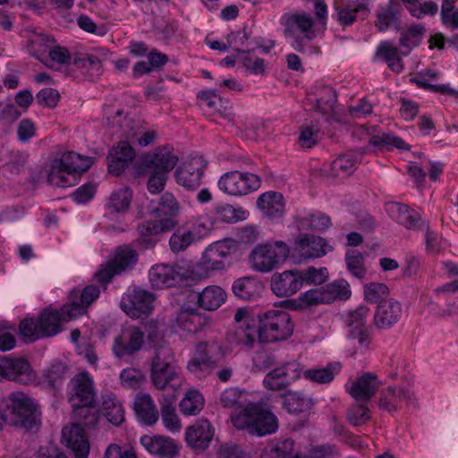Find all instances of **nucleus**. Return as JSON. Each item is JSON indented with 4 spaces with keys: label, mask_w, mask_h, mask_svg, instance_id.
<instances>
[{
    "label": "nucleus",
    "mask_w": 458,
    "mask_h": 458,
    "mask_svg": "<svg viewBox=\"0 0 458 458\" xmlns=\"http://www.w3.org/2000/svg\"><path fill=\"white\" fill-rule=\"evenodd\" d=\"M220 403L223 407L228 409L242 410L245 407L243 402V394L238 388L230 387L225 389L220 395Z\"/></svg>",
    "instance_id": "nucleus-61"
},
{
    "label": "nucleus",
    "mask_w": 458,
    "mask_h": 458,
    "mask_svg": "<svg viewBox=\"0 0 458 458\" xmlns=\"http://www.w3.org/2000/svg\"><path fill=\"white\" fill-rule=\"evenodd\" d=\"M134 157V149L128 141L118 142L110 149L106 157L108 172L115 176L120 175L132 162Z\"/></svg>",
    "instance_id": "nucleus-23"
},
{
    "label": "nucleus",
    "mask_w": 458,
    "mask_h": 458,
    "mask_svg": "<svg viewBox=\"0 0 458 458\" xmlns=\"http://www.w3.org/2000/svg\"><path fill=\"white\" fill-rule=\"evenodd\" d=\"M403 402H405L408 406L418 405L414 394L409 389L388 386L381 390L378 406L388 412H394L400 409Z\"/></svg>",
    "instance_id": "nucleus-19"
},
{
    "label": "nucleus",
    "mask_w": 458,
    "mask_h": 458,
    "mask_svg": "<svg viewBox=\"0 0 458 458\" xmlns=\"http://www.w3.org/2000/svg\"><path fill=\"white\" fill-rule=\"evenodd\" d=\"M424 32L425 28L420 24H416L409 27L407 30L402 33L399 43L403 56L408 55L411 50L420 44Z\"/></svg>",
    "instance_id": "nucleus-51"
},
{
    "label": "nucleus",
    "mask_w": 458,
    "mask_h": 458,
    "mask_svg": "<svg viewBox=\"0 0 458 458\" xmlns=\"http://www.w3.org/2000/svg\"><path fill=\"white\" fill-rule=\"evenodd\" d=\"M96 404L75 403L72 406V418L74 423L82 424L88 428H94L98 421V415L95 410Z\"/></svg>",
    "instance_id": "nucleus-45"
},
{
    "label": "nucleus",
    "mask_w": 458,
    "mask_h": 458,
    "mask_svg": "<svg viewBox=\"0 0 458 458\" xmlns=\"http://www.w3.org/2000/svg\"><path fill=\"white\" fill-rule=\"evenodd\" d=\"M133 410L138 420L145 425H155L159 419V412L155 401L148 393L139 392L136 394Z\"/></svg>",
    "instance_id": "nucleus-29"
},
{
    "label": "nucleus",
    "mask_w": 458,
    "mask_h": 458,
    "mask_svg": "<svg viewBox=\"0 0 458 458\" xmlns=\"http://www.w3.org/2000/svg\"><path fill=\"white\" fill-rule=\"evenodd\" d=\"M207 163L202 157H193L175 172L177 182L187 190H195L202 182Z\"/></svg>",
    "instance_id": "nucleus-16"
},
{
    "label": "nucleus",
    "mask_w": 458,
    "mask_h": 458,
    "mask_svg": "<svg viewBox=\"0 0 458 458\" xmlns=\"http://www.w3.org/2000/svg\"><path fill=\"white\" fill-rule=\"evenodd\" d=\"M145 377L143 373L134 368H127L121 371L120 381L125 388L138 389L144 381Z\"/></svg>",
    "instance_id": "nucleus-64"
},
{
    "label": "nucleus",
    "mask_w": 458,
    "mask_h": 458,
    "mask_svg": "<svg viewBox=\"0 0 458 458\" xmlns=\"http://www.w3.org/2000/svg\"><path fill=\"white\" fill-rule=\"evenodd\" d=\"M260 178L252 173L233 170L225 173L218 180V189L224 193L242 197L259 189Z\"/></svg>",
    "instance_id": "nucleus-6"
},
{
    "label": "nucleus",
    "mask_w": 458,
    "mask_h": 458,
    "mask_svg": "<svg viewBox=\"0 0 458 458\" xmlns=\"http://www.w3.org/2000/svg\"><path fill=\"white\" fill-rule=\"evenodd\" d=\"M110 124L117 126L122 135L127 139L137 142L140 147H147L157 138L155 131H146L140 132V128L137 123L124 115L123 111L119 109L115 112L114 115L107 117Z\"/></svg>",
    "instance_id": "nucleus-14"
},
{
    "label": "nucleus",
    "mask_w": 458,
    "mask_h": 458,
    "mask_svg": "<svg viewBox=\"0 0 458 458\" xmlns=\"http://www.w3.org/2000/svg\"><path fill=\"white\" fill-rule=\"evenodd\" d=\"M70 403L96 404V392L92 378L87 372L75 375L70 381Z\"/></svg>",
    "instance_id": "nucleus-20"
},
{
    "label": "nucleus",
    "mask_w": 458,
    "mask_h": 458,
    "mask_svg": "<svg viewBox=\"0 0 458 458\" xmlns=\"http://www.w3.org/2000/svg\"><path fill=\"white\" fill-rule=\"evenodd\" d=\"M315 98V109L322 114L330 113L336 102V93L332 87L319 86L317 88Z\"/></svg>",
    "instance_id": "nucleus-50"
},
{
    "label": "nucleus",
    "mask_w": 458,
    "mask_h": 458,
    "mask_svg": "<svg viewBox=\"0 0 458 458\" xmlns=\"http://www.w3.org/2000/svg\"><path fill=\"white\" fill-rule=\"evenodd\" d=\"M303 285L300 270H285L275 273L270 280V288L277 297H288L296 293Z\"/></svg>",
    "instance_id": "nucleus-17"
},
{
    "label": "nucleus",
    "mask_w": 458,
    "mask_h": 458,
    "mask_svg": "<svg viewBox=\"0 0 458 458\" xmlns=\"http://www.w3.org/2000/svg\"><path fill=\"white\" fill-rule=\"evenodd\" d=\"M176 322L178 327L190 334H195L206 327L209 322L208 318L197 310H182L178 314Z\"/></svg>",
    "instance_id": "nucleus-39"
},
{
    "label": "nucleus",
    "mask_w": 458,
    "mask_h": 458,
    "mask_svg": "<svg viewBox=\"0 0 458 458\" xmlns=\"http://www.w3.org/2000/svg\"><path fill=\"white\" fill-rule=\"evenodd\" d=\"M229 340L232 344L250 351L257 343L259 344V327L251 323L239 325L229 333Z\"/></svg>",
    "instance_id": "nucleus-32"
},
{
    "label": "nucleus",
    "mask_w": 458,
    "mask_h": 458,
    "mask_svg": "<svg viewBox=\"0 0 458 458\" xmlns=\"http://www.w3.org/2000/svg\"><path fill=\"white\" fill-rule=\"evenodd\" d=\"M345 262L350 273L359 279H363L367 274V269L364 266L363 255L356 250H349L345 255Z\"/></svg>",
    "instance_id": "nucleus-59"
},
{
    "label": "nucleus",
    "mask_w": 458,
    "mask_h": 458,
    "mask_svg": "<svg viewBox=\"0 0 458 458\" xmlns=\"http://www.w3.org/2000/svg\"><path fill=\"white\" fill-rule=\"evenodd\" d=\"M257 204L267 216L272 218L280 217L284 213V200L280 192H265L259 197Z\"/></svg>",
    "instance_id": "nucleus-41"
},
{
    "label": "nucleus",
    "mask_w": 458,
    "mask_h": 458,
    "mask_svg": "<svg viewBox=\"0 0 458 458\" xmlns=\"http://www.w3.org/2000/svg\"><path fill=\"white\" fill-rule=\"evenodd\" d=\"M41 412L33 400L22 392L12 393L8 396L5 409V424L35 433L41 424Z\"/></svg>",
    "instance_id": "nucleus-1"
},
{
    "label": "nucleus",
    "mask_w": 458,
    "mask_h": 458,
    "mask_svg": "<svg viewBox=\"0 0 458 458\" xmlns=\"http://www.w3.org/2000/svg\"><path fill=\"white\" fill-rule=\"evenodd\" d=\"M295 250L302 259H314L325 256L332 247L322 237L303 234L296 240Z\"/></svg>",
    "instance_id": "nucleus-26"
},
{
    "label": "nucleus",
    "mask_w": 458,
    "mask_h": 458,
    "mask_svg": "<svg viewBox=\"0 0 458 458\" xmlns=\"http://www.w3.org/2000/svg\"><path fill=\"white\" fill-rule=\"evenodd\" d=\"M217 366L194 355L187 364L188 370L198 378H204Z\"/></svg>",
    "instance_id": "nucleus-62"
},
{
    "label": "nucleus",
    "mask_w": 458,
    "mask_h": 458,
    "mask_svg": "<svg viewBox=\"0 0 458 458\" xmlns=\"http://www.w3.org/2000/svg\"><path fill=\"white\" fill-rule=\"evenodd\" d=\"M232 290L239 299L251 301L261 295L264 285L255 277L245 276L236 279L233 284Z\"/></svg>",
    "instance_id": "nucleus-37"
},
{
    "label": "nucleus",
    "mask_w": 458,
    "mask_h": 458,
    "mask_svg": "<svg viewBox=\"0 0 458 458\" xmlns=\"http://www.w3.org/2000/svg\"><path fill=\"white\" fill-rule=\"evenodd\" d=\"M196 240L185 225L179 226L171 235L169 240L170 249L173 252L178 253L185 250Z\"/></svg>",
    "instance_id": "nucleus-54"
},
{
    "label": "nucleus",
    "mask_w": 458,
    "mask_h": 458,
    "mask_svg": "<svg viewBox=\"0 0 458 458\" xmlns=\"http://www.w3.org/2000/svg\"><path fill=\"white\" fill-rule=\"evenodd\" d=\"M102 412L114 426H120L125 420V411L122 402L111 392L102 395Z\"/></svg>",
    "instance_id": "nucleus-40"
},
{
    "label": "nucleus",
    "mask_w": 458,
    "mask_h": 458,
    "mask_svg": "<svg viewBox=\"0 0 458 458\" xmlns=\"http://www.w3.org/2000/svg\"><path fill=\"white\" fill-rule=\"evenodd\" d=\"M227 294L219 285L211 284L206 286L197 294V304L205 310H216L226 301Z\"/></svg>",
    "instance_id": "nucleus-34"
},
{
    "label": "nucleus",
    "mask_w": 458,
    "mask_h": 458,
    "mask_svg": "<svg viewBox=\"0 0 458 458\" xmlns=\"http://www.w3.org/2000/svg\"><path fill=\"white\" fill-rule=\"evenodd\" d=\"M178 157L167 147L157 148L153 153L145 155L142 165L148 170L169 174L176 165Z\"/></svg>",
    "instance_id": "nucleus-25"
},
{
    "label": "nucleus",
    "mask_w": 458,
    "mask_h": 458,
    "mask_svg": "<svg viewBox=\"0 0 458 458\" xmlns=\"http://www.w3.org/2000/svg\"><path fill=\"white\" fill-rule=\"evenodd\" d=\"M175 228L171 219L147 220L137 225V246L142 249L153 248L157 242V236Z\"/></svg>",
    "instance_id": "nucleus-15"
},
{
    "label": "nucleus",
    "mask_w": 458,
    "mask_h": 458,
    "mask_svg": "<svg viewBox=\"0 0 458 458\" xmlns=\"http://www.w3.org/2000/svg\"><path fill=\"white\" fill-rule=\"evenodd\" d=\"M231 420L238 429H245L250 434L265 436L277 428V419L259 403H249L239 413L232 414Z\"/></svg>",
    "instance_id": "nucleus-2"
},
{
    "label": "nucleus",
    "mask_w": 458,
    "mask_h": 458,
    "mask_svg": "<svg viewBox=\"0 0 458 458\" xmlns=\"http://www.w3.org/2000/svg\"><path fill=\"white\" fill-rule=\"evenodd\" d=\"M176 394L174 393H163L158 397L163 425L166 429L172 432H179L182 428V423L174 406Z\"/></svg>",
    "instance_id": "nucleus-30"
},
{
    "label": "nucleus",
    "mask_w": 458,
    "mask_h": 458,
    "mask_svg": "<svg viewBox=\"0 0 458 458\" xmlns=\"http://www.w3.org/2000/svg\"><path fill=\"white\" fill-rule=\"evenodd\" d=\"M216 220L233 224L246 219L248 212L242 208H234L230 204L217 205L213 209Z\"/></svg>",
    "instance_id": "nucleus-49"
},
{
    "label": "nucleus",
    "mask_w": 458,
    "mask_h": 458,
    "mask_svg": "<svg viewBox=\"0 0 458 458\" xmlns=\"http://www.w3.org/2000/svg\"><path fill=\"white\" fill-rule=\"evenodd\" d=\"M140 444L152 454L159 455L162 458H172L177 452L174 442L165 437L143 436Z\"/></svg>",
    "instance_id": "nucleus-38"
},
{
    "label": "nucleus",
    "mask_w": 458,
    "mask_h": 458,
    "mask_svg": "<svg viewBox=\"0 0 458 458\" xmlns=\"http://www.w3.org/2000/svg\"><path fill=\"white\" fill-rule=\"evenodd\" d=\"M231 249L225 242H218L209 245L195 266V273L199 277H208L215 271H221L230 266L228 258Z\"/></svg>",
    "instance_id": "nucleus-10"
},
{
    "label": "nucleus",
    "mask_w": 458,
    "mask_h": 458,
    "mask_svg": "<svg viewBox=\"0 0 458 458\" xmlns=\"http://www.w3.org/2000/svg\"><path fill=\"white\" fill-rule=\"evenodd\" d=\"M195 356L217 366L223 356L222 345L215 340L199 342L196 344Z\"/></svg>",
    "instance_id": "nucleus-52"
},
{
    "label": "nucleus",
    "mask_w": 458,
    "mask_h": 458,
    "mask_svg": "<svg viewBox=\"0 0 458 458\" xmlns=\"http://www.w3.org/2000/svg\"><path fill=\"white\" fill-rule=\"evenodd\" d=\"M259 344L285 341L293 333L294 324L284 310H270L259 315Z\"/></svg>",
    "instance_id": "nucleus-3"
},
{
    "label": "nucleus",
    "mask_w": 458,
    "mask_h": 458,
    "mask_svg": "<svg viewBox=\"0 0 458 458\" xmlns=\"http://www.w3.org/2000/svg\"><path fill=\"white\" fill-rule=\"evenodd\" d=\"M205 403L202 394L196 389H189L179 403L180 411L186 416H194L200 412Z\"/></svg>",
    "instance_id": "nucleus-44"
},
{
    "label": "nucleus",
    "mask_w": 458,
    "mask_h": 458,
    "mask_svg": "<svg viewBox=\"0 0 458 458\" xmlns=\"http://www.w3.org/2000/svg\"><path fill=\"white\" fill-rule=\"evenodd\" d=\"M301 373V367L298 361H287L270 370L264 377L263 386L269 391H283L300 378Z\"/></svg>",
    "instance_id": "nucleus-12"
},
{
    "label": "nucleus",
    "mask_w": 458,
    "mask_h": 458,
    "mask_svg": "<svg viewBox=\"0 0 458 458\" xmlns=\"http://www.w3.org/2000/svg\"><path fill=\"white\" fill-rule=\"evenodd\" d=\"M80 57V64L81 69H86L89 72V77L91 80L98 79L102 73V61L101 59L92 54H82L78 52Z\"/></svg>",
    "instance_id": "nucleus-60"
},
{
    "label": "nucleus",
    "mask_w": 458,
    "mask_h": 458,
    "mask_svg": "<svg viewBox=\"0 0 458 458\" xmlns=\"http://www.w3.org/2000/svg\"><path fill=\"white\" fill-rule=\"evenodd\" d=\"M386 210L393 219L408 229H415L420 221L418 212L399 202H388Z\"/></svg>",
    "instance_id": "nucleus-35"
},
{
    "label": "nucleus",
    "mask_w": 458,
    "mask_h": 458,
    "mask_svg": "<svg viewBox=\"0 0 458 458\" xmlns=\"http://www.w3.org/2000/svg\"><path fill=\"white\" fill-rule=\"evenodd\" d=\"M148 278L153 288L163 289L176 284L181 280V275L173 266L158 264L150 268Z\"/></svg>",
    "instance_id": "nucleus-31"
},
{
    "label": "nucleus",
    "mask_w": 458,
    "mask_h": 458,
    "mask_svg": "<svg viewBox=\"0 0 458 458\" xmlns=\"http://www.w3.org/2000/svg\"><path fill=\"white\" fill-rule=\"evenodd\" d=\"M402 313L398 301L393 299L380 301L374 315V324L380 329L390 328L400 319Z\"/></svg>",
    "instance_id": "nucleus-27"
},
{
    "label": "nucleus",
    "mask_w": 458,
    "mask_h": 458,
    "mask_svg": "<svg viewBox=\"0 0 458 458\" xmlns=\"http://www.w3.org/2000/svg\"><path fill=\"white\" fill-rule=\"evenodd\" d=\"M198 103L200 108L209 114H218L230 122L233 121L234 114L231 107L223 106L222 99L214 91L206 90L199 93Z\"/></svg>",
    "instance_id": "nucleus-33"
},
{
    "label": "nucleus",
    "mask_w": 458,
    "mask_h": 458,
    "mask_svg": "<svg viewBox=\"0 0 458 458\" xmlns=\"http://www.w3.org/2000/svg\"><path fill=\"white\" fill-rule=\"evenodd\" d=\"M324 292L328 302L335 301V299H348L351 296V290L349 284L344 281H337L323 286Z\"/></svg>",
    "instance_id": "nucleus-63"
},
{
    "label": "nucleus",
    "mask_w": 458,
    "mask_h": 458,
    "mask_svg": "<svg viewBox=\"0 0 458 458\" xmlns=\"http://www.w3.org/2000/svg\"><path fill=\"white\" fill-rule=\"evenodd\" d=\"M131 199L132 191L123 187L111 194L106 208L111 213H123L129 209Z\"/></svg>",
    "instance_id": "nucleus-46"
},
{
    "label": "nucleus",
    "mask_w": 458,
    "mask_h": 458,
    "mask_svg": "<svg viewBox=\"0 0 458 458\" xmlns=\"http://www.w3.org/2000/svg\"><path fill=\"white\" fill-rule=\"evenodd\" d=\"M100 289L94 284L87 285L82 291L72 290L70 293L69 302L59 309V322L74 319L88 312L89 307L98 299Z\"/></svg>",
    "instance_id": "nucleus-7"
},
{
    "label": "nucleus",
    "mask_w": 458,
    "mask_h": 458,
    "mask_svg": "<svg viewBox=\"0 0 458 458\" xmlns=\"http://www.w3.org/2000/svg\"><path fill=\"white\" fill-rule=\"evenodd\" d=\"M376 55L381 57L387 63L389 69L396 73L403 70V64L402 61V49H398L390 41H382L376 52Z\"/></svg>",
    "instance_id": "nucleus-42"
},
{
    "label": "nucleus",
    "mask_w": 458,
    "mask_h": 458,
    "mask_svg": "<svg viewBox=\"0 0 458 458\" xmlns=\"http://www.w3.org/2000/svg\"><path fill=\"white\" fill-rule=\"evenodd\" d=\"M381 386L382 382L376 374L365 372L347 386V392L356 401L368 403Z\"/></svg>",
    "instance_id": "nucleus-21"
},
{
    "label": "nucleus",
    "mask_w": 458,
    "mask_h": 458,
    "mask_svg": "<svg viewBox=\"0 0 458 458\" xmlns=\"http://www.w3.org/2000/svg\"><path fill=\"white\" fill-rule=\"evenodd\" d=\"M0 376L22 385L30 384L34 375L27 360L0 357Z\"/></svg>",
    "instance_id": "nucleus-18"
},
{
    "label": "nucleus",
    "mask_w": 458,
    "mask_h": 458,
    "mask_svg": "<svg viewBox=\"0 0 458 458\" xmlns=\"http://www.w3.org/2000/svg\"><path fill=\"white\" fill-rule=\"evenodd\" d=\"M78 52H71L66 47H59V74L65 78L76 77L81 70Z\"/></svg>",
    "instance_id": "nucleus-43"
},
{
    "label": "nucleus",
    "mask_w": 458,
    "mask_h": 458,
    "mask_svg": "<svg viewBox=\"0 0 458 458\" xmlns=\"http://www.w3.org/2000/svg\"><path fill=\"white\" fill-rule=\"evenodd\" d=\"M298 305L296 308L305 309L322 303H329L323 286L319 288L310 289L302 293L298 298Z\"/></svg>",
    "instance_id": "nucleus-58"
},
{
    "label": "nucleus",
    "mask_w": 458,
    "mask_h": 458,
    "mask_svg": "<svg viewBox=\"0 0 458 458\" xmlns=\"http://www.w3.org/2000/svg\"><path fill=\"white\" fill-rule=\"evenodd\" d=\"M330 225V218L323 214L310 215L297 220V226L300 230L324 231Z\"/></svg>",
    "instance_id": "nucleus-57"
},
{
    "label": "nucleus",
    "mask_w": 458,
    "mask_h": 458,
    "mask_svg": "<svg viewBox=\"0 0 458 458\" xmlns=\"http://www.w3.org/2000/svg\"><path fill=\"white\" fill-rule=\"evenodd\" d=\"M357 160L352 154H344L331 164V170L335 176H348L356 169Z\"/></svg>",
    "instance_id": "nucleus-56"
},
{
    "label": "nucleus",
    "mask_w": 458,
    "mask_h": 458,
    "mask_svg": "<svg viewBox=\"0 0 458 458\" xmlns=\"http://www.w3.org/2000/svg\"><path fill=\"white\" fill-rule=\"evenodd\" d=\"M213 436L214 428L210 422L206 419H200L186 428L185 440L191 447L205 450L209 445Z\"/></svg>",
    "instance_id": "nucleus-24"
},
{
    "label": "nucleus",
    "mask_w": 458,
    "mask_h": 458,
    "mask_svg": "<svg viewBox=\"0 0 458 458\" xmlns=\"http://www.w3.org/2000/svg\"><path fill=\"white\" fill-rule=\"evenodd\" d=\"M138 252L130 245H122L115 249L111 259L96 273L97 280L106 284L118 275L131 269L138 262Z\"/></svg>",
    "instance_id": "nucleus-5"
},
{
    "label": "nucleus",
    "mask_w": 458,
    "mask_h": 458,
    "mask_svg": "<svg viewBox=\"0 0 458 458\" xmlns=\"http://www.w3.org/2000/svg\"><path fill=\"white\" fill-rule=\"evenodd\" d=\"M281 397L284 407L289 412H301L312 404L311 399L302 392L287 391Z\"/></svg>",
    "instance_id": "nucleus-47"
},
{
    "label": "nucleus",
    "mask_w": 458,
    "mask_h": 458,
    "mask_svg": "<svg viewBox=\"0 0 458 458\" xmlns=\"http://www.w3.org/2000/svg\"><path fill=\"white\" fill-rule=\"evenodd\" d=\"M260 458H299V455L294 451V442L285 439L266 448Z\"/></svg>",
    "instance_id": "nucleus-53"
},
{
    "label": "nucleus",
    "mask_w": 458,
    "mask_h": 458,
    "mask_svg": "<svg viewBox=\"0 0 458 458\" xmlns=\"http://www.w3.org/2000/svg\"><path fill=\"white\" fill-rule=\"evenodd\" d=\"M38 319L42 338L57 334V310L46 309L39 314Z\"/></svg>",
    "instance_id": "nucleus-55"
},
{
    "label": "nucleus",
    "mask_w": 458,
    "mask_h": 458,
    "mask_svg": "<svg viewBox=\"0 0 458 458\" xmlns=\"http://www.w3.org/2000/svg\"><path fill=\"white\" fill-rule=\"evenodd\" d=\"M150 380L157 390H165L168 386L173 388L172 393H176L182 385V379L175 366L151 367Z\"/></svg>",
    "instance_id": "nucleus-28"
},
{
    "label": "nucleus",
    "mask_w": 458,
    "mask_h": 458,
    "mask_svg": "<svg viewBox=\"0 0 458 458\" xmlns=\"http://www.w3.org/2000/svg\"><path fill=\"white\" fill-rule=\"evenodd\" d=\"M283 19L285 36L293 38V47L300 53H304V39L311 41L316 37L312 30V17L306 13H286Z\"/></svg>",
    "instance_id": "nucleus-8"
},
{
    "label": "nucleus",
    "mask_w": 458,
    "mask_h": 458,
    "mask_svg": "<svg viewBox=\"0 0 458 458\" xmlns=\"http://www.w3.org/2000/svg\"><path fill=\"white\" fill-rule=\"evenodd\" d=\"M90 157H83L73 151L64 153L59 158V187L76 185L81 174L93 164Z\"/></svg>",
    "instance_id": "nucleus-9"
},
{
    "label": "nucleus",
    "mask_w": 458,
    "mask_h": 458,
    "mask_svg": "<svg viewBox=\"0 0 458 458\" xmlns=\"http://www.w3.org/2000/svg\"><path fill=\"white\" fill-rule=\"evenodd\" d=\"M62 441L74 453L76 458H88L89 444L81 425L72 423L64 427Z\"/></svg>",
    "instance_id": "nucleus-22"
},
{
    "label": "nucleus",
    "mask_w": 458,
    "mask_h": 458,
    "mask_svg": "<svg viewBox=\"0 0 458 458\" xmlns=\"http://www.w3.org/2000/svg\"><path fill=\"white\" fill-rule=\"evenodd\" d=\"M156 296L140 287L129 288L121 300L122 310L132 318L148 316L153 310Z\"/></svg>",
    "instance_id": "nucleus-11"
},
{
    "label": "nucleus",
    "mask_w": 458,
    "mask_h": 458,
    "mask_svg": "<svg viewBox=\"0 0 458 458\" xmlns=\"http://www.w3.org/2000/svg\"><path fill=\"white\" fill-rule=\"evenodd\" d=\"M290 254V247L283 241L258 244L250 252V260L254 270L268 273L284 263Z\"/></svg>",
    "instance_id": "nucleus-4"
},
{
    "label": "nucleus",
    "mask_w": 458,
    "mask_h": 458,
    "mask_svg": "<svg viewBox=\"0 0 458 458\" xmlns=\"http://www.w3.org/2000/svg\"><path fill=\"white\" fill-rule=\"evenodd\" d=\"M144 344V332L137 327H129L122 330L114 339L113 354L119 360L133 356Z\"/></svg>",
    "instance_id": "nucleus-13"
},
{
    "label": "nucleus",
    "mask_w": 458,
    "mask_h": 458,
    "mask_svg": "<svg viewBox=\"0 0 458 458\" xmlns=\"http://www.w3.org/2000/svg\"><path fill=\"white\" fill-rule=\"evenodd\" d=\"M339 362L329 363L325 368L310 369L303 372L304 377L318 384H326L331 382L335 376L341 370Z\"/></svg>",
    "instance_id": "nucleus-48"
},
{
    "label": "nucleus",
    "mask_w": 458,
    "mask_h": 458,
    "mask_svg": "<svg viewBox=\"0 0 458 458\" xmlns=\"http://www.w3.org/2000/svg\"><path fill=\"white\" fill-rule=\"evenodd\" d=\"M181 210L182 206L174 195L165 191L160 196L158 205L151 211V214L158 219H171L176 227L178 225L176 217Z\"/></svg>",
    "instance_id": "nucleus-36"
}]
</instances>
